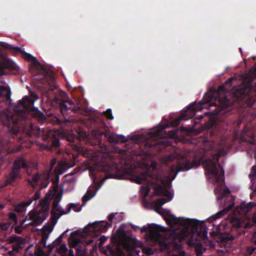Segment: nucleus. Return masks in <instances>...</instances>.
Masks as SVG:
<instances>
[{"label": "nucleus", "instance_id": "f257e3e1", "mask_svg": "<svg viewBox=\"0 0 256 256\" xmlns=\"http://www.w3.org/2000/svg\"><path fill=\"white\" fill-rule=\"evenodd\" d=\"M164 220L171 228L154 223L142 227L132 224V228L134 231L140 230L141 233H145L144 240H208V228L204 222L178 218L172 214Z\"/></svg>", "mask_w": 256, "mask_h": 256}, {"label": "nucleus", "instance_id": "f03ea898", "mask_svg": "<svg viewBox=\"0 0 256 256\" xmlns=\"http://www.w3.org/2000/svg\"><path fill=\"white\" fill-rule=\"evenodd\" d=\"M44 77L42 78H36L38 80V86L40 88L43 96L52 103L54 106L58 107L62 114L64 121L69 122L70 118H66L68 116H72L74 114L80 113L82 109L78 103L74 104L70 100L66 92L61 90L55 84L54 74L42 68Z\"/></svg>", "mask_w": 256, "mask_h": 256}, {"label": "nucleus", "instance_id": "7ed1b4c3", "mask_svg": "<svg viewBox=\"0 0 256 256\" xmlns=\"http://www.w3.org/2000/svg\"><path fill=\"white\" fill-rule=\"evenodd\" d=\"M30 96H26L18 101L14 107V114L8 110L0 112V121L4 126L8 127L9 131L13 134L12 136H16L19 132L18 123L21 121H26L28 115L40 123L44 122L46 120L44 114L34 106L38 96L34 92H30Z\"/></svg>", "mask_w": 256, "mask_h": 256}, {"label": "nucleus", "instance_id": "20e7f679", "mask_svg": "<svg viewBox=\"0 0 256 256\" xmlns=\"http://www.w3.org/2000/svg\"><path fill=\"white\" fill-rule=\"evenodd\" d=\"M232 96L226 95L220 102L221 106L226 108L234 106L236 102H242L248 106H252L256 101V86L253 80H248L233 90Z\"/></svg>", "mask_w": 256, "mask_h": 256}, {"label": "nucleus", "instance_id": "39448f33", "mask_svg": "<svg viewBox=\"0 0 256 256\" xmlns=\"http://www.w3.org/2000/svg\"><path fill=\"white\" fill-rule=\"evenodd\" d=\"M114 215L110 214L108 216L110 222L100 220L89 223L82 230H76L72 232L68 236L67 240H107L108 237L101 235L102 233L107 231L108 228L112 226V220Z\"/></svg>", "mask_w": 256, "mask_h": 256}, {"label": "nucleus", "instance_id": "423d86ee", "mask_svg": "<svg viewBox=\"0 0 256 256\" xmlns=\"http://www.w3.org/2000/svg\"><path fill=\"white\" fill-rule=\"evenodd\" d=\"M66 140L72 150L78 154H81L84 157H88L91 152L90 150L82 146V141L91 146H96L100 142L98 139L92 140L88 138L86 131H80L78 132V136L75 134L69 136L66 138Z\"/></svg>", "mask_w": 256, "mask_h": 256}, {"label": "nucleus", "instance_id": "0eeeda50", "mask_svg": "<svg viewBox=\"0 0 256 256\" xmlns=\"http://www.w3.org/2000/svg\"><path fill=\"white\" fill-rule=\"evenodd\" d=\"M220 155H213L212 159L206 162V174L212 176L216 182L220 186L224 184V170L218 162Z\"/></svg>", "mask_w": 256, "mask_h": 256}, {"label": "nucleus", "instance_id": "6e6552de", "mask_svg": "<svg viewBox=\"0 0 256 256\" xmlns=\"http://www.w3.org/2000/svg\"><path fill=\"white\" fill-rule=\"evenodd\" d=\"M20 70L18 65L8 58L6 52L0 48V76L8 74L16 75L19 73Z\"/></svg>", "mask_w": 256, "mask_h": 256}, {"label": "nucleus", "instance_id": "1a4fd4ad", "mask_svg": "<svg viewBox=\"0 0 256 256\" xmlns=\"http://www.w3.org/2000/svg\"><path fill=\"white\" fill-rule=\"evenodd\" d=\"M28 167V165L24 158H17L14 161L12 170L9 174L8 178L6 180V186L10 184L17 178H20V170L21 168H26Z\"/></svg>", "mask_w": 256, "mask_h": 256}, {"label": "nucleus", "instance_id": "9d476101", "mask_svg": "<svg viewBox=\"0 0 256 256\" xmlns=\"http://www.w3.org/2000/svg\"><path fill=\"white\" fill-rule=\"evenodd\" d=\"M8 52L11 54L12 56H16L18 54L20 53L22 54V58L28 62H30L34 66H40L42 67L40 63L38 61L37 58L32 56L31 54L28 53L18 46H14L11 44V46L8 50Z\"/></svg>", "mask_w": 256, "mask_h": 256}, {"label": "nucleus", "instance_id": "9b49d317", "mask_svg": "<svg viewBox=\"0 0 256 256\" xmlns=\"http://www.w3.org/2000/svg\"><path fill=\"white\" fill-rule=\"evenodd\" d=\"M59 218V214L56 212V210H52L50 220L52 226L48 223L42 228V238L41 240H46L48 238L49 234L52 232L54 226L57 223Z\"/></svg>", "mask_w": 256, "mask_h": 256}, {"label": "nucleus", "instance_id": "f8f14e48", "mask_svg": "<svg viewBox=\"0 0 256 256\" xmlns=\"http://www.w3.org/2000/svg\"><path fill=\"white\" fill-rule=\"evenodd\" d=\"M196 106V104L194 103L188 106L186 110L182 114L181 116L175 118L172 122V125L173 126H178L182 120H187L194 116L198 110Z\"/></svg>", "mask_w": 256, "mask_h": 256}, {"label": "nucleus", "instance_id": "ddd939ff", "mask_svg": "<svg viewBox=\"0 0 256 256\" xmlns=\"http://www.w3.org/2000/svg\"><path fill=\"white\" fill-rule=\"evenodd\" d=\"M117 239L112 238L110 240H138L136 238H132V231L126 230L124 225H120L116 232Z\"/></svg>", "mask_w": 256, "mask_h": 256}, {"label": "nucleus", "instance_id": "4468645a", "mask_svg": "<svg viewBox=\"0 0 256 256\" xmlns=\"http://www.w3.org/2000/svg\"><path fill=\"white\" fill-rule=\"evenodd\" d=\"M176 168L178 172L187 171L192 168L196 164L194 160H190L186 157L182 156L176 161Z\"/></svg>", "mask_w": 256, "mask_h": 256}, {"label": "nucleus", "instance_id": "2eb2a0df", "mask_svg": "<svg viewBox=\"0 0 256 256\" xmlns=\"http://www.w3.org/2000/svg\"><path fill=\"white\" fill-rule=\"evenodd\" d=\"M48 214L40 211L36 212L31 210L28 213L29 219L33 222L30 223V224L38 226L48 216Z\"/></svg>", "mask_w": 256, "mask_h": 256}, {"label": "nucleus", "instance_id": "dca6fc26", "mask_svg": "<svg viewBox=\"0 0 256 256\" xmlns=\"http://www.w3.org/2000/svg\"><path fill=\"white\" fill-rule=\"evenodd\" d=\"M230 223L233 228H242L244 226L249 228L252 226H256V214H254L252 220H250V222L246 224L237 217H232L230 220Z\"/></svg>", "mask_w": 256, "mask_h": 256}, {"label": "nucleus", "instance_id": "f3484780", "mask_svg": "<svg viewBox=\"0 0 256 256\" xmlns=\"http://www.w3.org/2000/svg\"><path fill=\"white\" fill-rule=\"evenodd\" d=\"M157 244L160 247V250H166L168 252H170L171 248L172 250H180L182 244H177L176 241H172L171 242L167 244L166 241H156Z\"/></svg>", "mask_w": 256, "mask_h": 256}, {"label": "nucleus", "instance_id": "a211bd4d", "mask_svg": "<svg viewBox=\"0 0 256 256\" xmlns=\"http://www.w3.org/2000/svg\"><path fill=\"white\" fill-rule=\"evenodd\" d=\"M99 134L100 136H102V135L104 134L110 143L124 142L128 140L127 138L123 135L109 134L104 133V132H101Z\"/></svg>", "mask_w": 256, "mask_h": 256}, {"label": "nucleus", "instance_id": "6ab92c4d", "mask_svg": "<svg viewBox=\"0 0 256 256\" xmlns=\"http://www.w3.org/2000/svg\"><path fill=\"white\" fill-rule=\"evenodd\" d=\"M154 190L156 196H164L168 198V201L172 200V196L170 192L164 186L157 184L154 186Z\"/></svg>", "mask_w": 256, "mask_h": 256}, {"label": "nucleus", "instance_id": "aec40b11", "mask_svg": "<svg viewBox=\"0 0 256 256\" xmlns=\"http://www.w3.org/2000/svg\"><path fill=\"white\" fill-rule=\"evenodd\" d=\"M11 90L10 88L0 86V98L4 101L7 104H10L11 102Z\"/></svg>", "mask_w": 256, "mask_h": 256}, {"label": "nucleus", "instance_id": "412c9836", "mask_svg": "<svg viewBox=\"0 0 256 256\" xmlns=\"http://www.w3.org/2000/svg\"><path fill=\"white\" fill-rule=\"evenodd\" d=\"M149 178L153 180L156 178V176L151 174L149 172H145L136 176L134 182L138 184H141L144 182H149V180H148V178Z\"/></svg>", "mask_w": 256, "mask_h": 256}, {"label": "nucleus", "instance_id": "4be33fe9", "mask_svg": "<svg viewBox=\"0 0 256 256\" xmlns=\"http://www.w3.org/2000/svg\"><path fill=\"white\" fill-rule=\"evenodd\" d=\"M230 202V204L228 206H226V207L221 211L218 212L215 216H214L212 218L215 220L221 218L222 216L226 214L229 210H230L234 204V199L230 197L228 200Z\"/></svg>", "mask_w": 256, "mask_h": 256}, {"label": "nucleus", "instance_id": "5701e85b", "mask_svg": "<svg viewBox=\"0 0 256 256\" xmlns=\"http://www.w3.org/2000/svg\"><path fill=\"white\" fill-rule=\"evenodd\" d=\"M32 204V201H22L19 202L14 207V210L22 214H24L26 208Z\"/></svg>", "mask_w": 256, "mask_h": 256}, {"label": "nucleus", "instance_id": "b1692460", "mask_svg": "<svg viewBox=\"0 0 256 256\" xmlns=\"http://www.w3.org/2000/svg\"><path fill=\"white\" fill-rule=\"evenodd\" d=\"M195 241H187V244L190 246H194L195 250L196 253L198 256H201L206 248L202 247L201 244H196L194 242Z\"/></svg>", "mask_w": 256, "mask_h": 256}, {"label": "nucleus", "instance_id": "393cba45", "mask_svg": "<svg viewBox=\"0 0 256 256\" xmlns=\"http://www.w3.org/2000/svg\"><path fill=\"white\" fill-rule=\"evenodd\" d=\"M62 196V192H60L58 194L52 204V210H56V211H59L60 208H58V204L60 201Z\"/></svg>", "mask_w": 256, "mask_h": 256}, {"label": "nucleus", "instance_id": "a878e982", "mask_svg": "<svg viewBox=\"0 0 256 256\" xmlns=\"http://www.w3.org/2000/svg\"><path fill=\"white\" fill-rule=\"evenodd\" d=\"M95 195V192L93 193L92 191L90 190H87L86 194L82 198V204L84 206L86 203L88 201L90 198H93Z\"/></svg>", "mask_w": 256, "mask_h": 256}, {"label": "nucleus", "instance_id": "bb28decb", "mask_svg": "<svg viewBox=\"0 0 256 256\" xmlns=\"http://www.w3.org/2000/svg\"><path fill=\"white\" fill-rule=\"evenodd\" d=\"M248 132V128L245 127L244 129L243 130V136L242 137V139L244 142H248L249 143L252 144H256V140L254 138V134H250V140H247L246 138H244V136L247 135Z\"/></svg>", "mask_w": 256, "mask_h": 256}, {"label": "nucleus", "instance_id": "cd10ccee", "mask_svg": "<svg viewBox=\"0 0 256 256\" xmlns=\"http://www.w3.org/2000/svg\"><path fill=\"white\" fill-rule=\"evenodd\" d=\"M40 204L42 208V211L48 214L50 206L48 199L44 198L40 200Z\"/></svg>", "mask_w": 256, "mask_h": 256}, {"label": "nucleus", "instance_id": "c85d7f7f", "mask_svg": "<svg viewBox=\"0 0 256 256\" xmlns=\"http://www.w3.org/2000/svg\"><path fill=\"white\" fill-rule=\"evenodd\" d=\"M210 235L212 237H214L216 236H218L220 238V240H234V238H224L222 236V233L219 230H218L216 231H212L210 232Z\"/></svg>", "mask_w": 256, "mask_h": 256}, {"label": "nucleus", "instance_id": "c756f323", "mask_svg": "<svg viewBox=\"0 0 256 256\" xmlns=\"http://www.w3.org/2000/svg\"><path fill=\"white\" fill-rule=\"evenodd\" d=\"M40 175L38 172H37L34 174H33L32 176V180H28V182L29 184L32 186H34L36 184L38 180H40Z\"/></svg>", "mask_w": 256, "mask_h": 256}, {"label": "nucleus", "instance_id": "7c9ffc66", "mask_svg": "<svg viewBox=\"0 0 256 256\" xmlns=\"http://www.w3.org/2000/svg\"><path fill=\"white\" fill-rule=\"evenodd\" d=\"M124 248L127 249L130 252H133L134 250L135 246L133 245L132 242L134 241H121Z\"/></svg>", "mask_w": 256, "mask_h": 256}, {"label": "nucleus", "instance_id": "2f4dec72", "mask_svg": "<svg viewBox=\"0 0 256 256\" xmlns=\"http://www.w3.org/2000/svg\"><path fill=\"white\" fill-rule=\"evenodd\" d=\"M79 206V204H70L68 208V212H70L72 209L76 212H80L82 210V208L83 206L82 205L78 207Z\"/></svg>", "mask_w": 256, "mask_h": 256}, {"label": "nucleus", "instance_id": "473e14b6", "mask_svg": "<svg viewBox=\"0 0 256 256\" xmlns=\"http://www.w3.org/2000/svg\"><path fill=\"white\" fill-rule=\"evenodd\" d=\"M230 194V190L226 187L223 190L220 191L219 194H218V198L220 200L224 198L227 195Z\"/></svg>", "mask_w": 256, "mask_h": 256}, {"label": "nucleus", "instance_id": "72a5a7b5", "mask_svg": "<svg viewBox=\"0 0 256 256\" xmlns=\"http://www.w3.org/2000/svg\"><path fill=\"white\" fill-rule=\"evenodd\" d=\"M174 159H176L175 156L173 154H170L164 158L163 162L166 164H168L173 161Z\"/></svg>", "mask_w": 256, "mask_h": 256}, {"label": "nucleus", "instance_id": "f704fd0d", "mask_svg": "<svg viewBox=\"0 0 256 256\" xmlns=\"http://www.w3.org/2000/svg\"><path fill=\"white\" fill-rule=\"evenodd\" d=\"M51 142L53 147L58 148L60 145L59 138L56 136H54L51 138Z\"/></svg>", "mask_w": 256, "mask_h": 256}, {"label": "nucleus", "instance_id": "c9c22d12", "mask_svg": "<svg viewBox=\"0 0 256 256\" xmlns=\"http://www.w3.org/2000/svg\"><path fill=\"white\" fill-rule=\"evenodd\" d=\"M142 192L144 196H146L150 191V188L148 186H142L140 187Z\"/></svg>", "mask_w": 256, "mask_h": 256}, {"label": "nucleus", "instance_id": "e433bc0d", "mask_svg": "<svg viewBox=\"0 0 256 256\" xmlns=\"http://www.w3.org/2000/svg\"><path fill=\"white\" fill-rule=\"evenodd\" d=\"M40 197V192L39 191H36L34 196L30 198H29L27 200L28 201H32V203L34 200H38Z\"/></svg>", "mask_w": 256, "mask_h": 256}, {"label": "nucleus", "instance_id": "4c0bfd02", "mask_svg": "<svg viewBox=\"0 0 256 256\" xmlns=\"http://www.w3.org/2000/svg\"><path fill=\"white\" fill-rule=\"evenodd\" d=\"M168 201L164 198H162L158 199L156 201V204L158 206H161Z\"/></svg>", "mask_w": 256, "mask_h": 256}, {"label": "nucleus", "instance_id": "58836bf2", "mask_svg": "<svg viewBox=\"0 0 256 256\" xmlns=\"http://www.w3.org/2000/svg\"><path fill=\"white\" fill-rule=\"evenodd\" d=\"M11 46L10 44H8L4 42H0V46L2 47L4 50L8 52V50Z\"/></svg>", "mask_w": 256, "mask_h": 256}, {"label": "nucleus", "instance_id": "ea45409f", "mask_svg": "<svg viewBox=\"0 0 256 256\" xmlns=\"http://www.w3.org/2000/svg\"><path fill=\"white\" fill-rule=\"evenodd\" d=\"M26 130V134L30 136H32L35 134L34 129L32 124H30L28 129Z\"/></svg>", "mask_w": 256, "mask_h": 256}, {"label": "nucleus", "instance_id": "a19ab883", "mask_svg": "<svg viewBox=\"0 0 256 256\" xmlns=\"http://www.w3.org/2000/svg\"><path fill=\"white\" fill-rule=\"evenodd\" d=\"M67 250V248L66 245L64 244H61L60 247L58 249V252L59 254H64L66 252Z\"/></svg>", "mask_w": 256, "mask_h": 256}, {"label": "nucleus", "instance_id": "79ce46f5", "mask_svg": "<svg viewBox=\"0 0 256 256\" xmlns=\"http://www.w3.org/2000/svg\"><path fill=\"white\" fill-rule=\"evenodd\" d=\"M104 114L108 119L112 120L114 118V117L112 114V110L110 108L108 109L105 112Z\"/></svg>", "mask_w": 256, "mask_h": 256}, {"label": "nucleus", "instance_id": "37998d69", "mask_svg": "<svg viewBox=\"0 0 256 256\" xmlns=\"http://www.w3.org/2000/svg\"><path fill=\"white\" fill-rule=\"evenodd\" d=\"M249 176L252 179L256 176V166H254L252 167Z\"/></svg>", "mask_w": 256, "mask_h": 256}, {"label": "nucleus", "instance_id": "c03bdc74", "mask_svg": "<svg viewBox=\"0 0 256 256\" xmlns=\"http://www.w3.org/2000/svg\"><path fill=\"white\" fill-rule=\"evenodd\" d=\"M142 252L147 255H152L154 254V250L149 248H143Z\"/></svg>", "mask_w": 256, "mask_h": 256}, {"label": "nucleus", "instance_id": "a18cd8bd", "mask_svg": "<svg viewBox=\"0 0 256 256\" xmlns=\"http://www.w3.org/2000/svg\"><path fill=\"white\" fill-rule=\"evenodd\" d=\"M68 232V230H66L62 232L58 238L55 240H62L63 238H66L68 236L67 232Z\"/></svg>", "mask_w": 256, "mask_h": 256}, {"label": "nucleus", "instance_id": "49530a36", "mask_svg": "<svg viewBox=\"0 0 256 256\" xmlns=\"http://www.w3.org/2000/svg\"><path fill=\"white\" fill-rule=\"evenodd\" d=\"M10 226V224L9 223H0V228L2 230H8Z\"/></svg>", "mask_w": 256, "mask_h": 256}, {"label": "nucleus", "instance_id": "de8ad7c7", "mask_svg": "<svg viewBox=\"0 0 256 256\" xmlns=\"http://www.w3.org/2000/svg\"><path fill=\"white\" fill-rule=\"evenodd\" d=\"M256 206V204L253 202H250L246 204V208L247 210H250L251 208Z\"/></svg>", "mask_w": 256, "mask_h": 256}, {"label": "nucleus", "instance_id": "09e8293b", "mask_svg": "<svg viewBox=\"0 0 256 256\" xmlns=\"http://www.w3.org/2000/svg\"><path fill=\"white\" fill-rule=\"evenodd\" d=\"M90 124H92V126H93L94 128H97L98 124V120L95 118H92L90 120Z\"/></svg>", "mask_w": 256, "mask_h": 256}, {"label": "nucleus", "instance_id": "8fccbe9b", "mask_svg": "<svg viewBox=\"0 0 256 256\" xmlns=\"http://www.w3.org/2000/svg\"><path fill=\"white\" fill-rule=\"evenodd\" d=\"M80 241H68L69 245L71 247H75L80 243Z\"/></svg>", "mask_w": 256, "mask_h": 256}, {"label": "nucleus", "instance_id": "3c124183", "mask_svg": "<svg viewBox=\"0 0 256 256\" xmlns=\"http://www.w3.org/2000/svg\"><path fill=\"white\" fill-rule=\"evenodd\" d=\"M256 250L255 247L250 246V247H248V248L246 249V252H247L248 254H251L254 252V250Z\"/></svg>", "mask_w": 256, "mask_h": 256}, {"label": "nucleus", "instance_id": "603ef678", "mask_svg": "<svg viewBox=\"0 0 256 256\" xmlns=\"http://www.w3.org/2000/svg\"><path fill=\"white\" fill-rule=\"evenodd\" d=\"M60 177L58 174H56L54 180L52 181L54 184L58 186L59 182Z\"/></svg>", "mask_w": 256, "mask_h": 256}, {"label": "nucleus", "instance_id": "864d4df0", "mask_svg": "<svg viewBox=\"0 0 256 256\" xmlns=\"http://www.w3.org/2000/svg\"><path fill=\"white\" fill-rule=\"evenodd\" d=\"M58 212H59V216H60V218L62 216V215H64V214H68L70 212H68V210H67V211L65 212L63 210H62L60 208V210L59 211H57Z\"/></svg>", "mask_w": 256, "mask_h": 256}, {"label": "nucleus", "instance_id": "5fc2aeb1", "mask_svg": "<svg viewBox=\"0 0 256 256\" xmlns=\"http://www.w3.org/2000/svg\"><path fill=\"white\" fill-rule=\"evenodd\" d=\"M10 218L15 220L17 219L16 215L14 212H10L9 214Z\"/></svg>", "mask_w": 256, "mask_h": 256}, {"label": "nucleus", "instance_id": "6e6d98bb", "mask_svg": "<svg viewBox=\"0 0 256 256\" xmlns=\"http://www.w3.org/2000/svg\"><path fill=\"white\" fill-rule=\"evenodd\" d=\"M36 256H44V252L41 250H38V252H36Z\"/></svg>", "mask_w": 256, "mask_h": 256}, {"label": "nucleus", "instance_id": "4d7b16f0", "mask_svg": "<svg viewBox=\"0 0 256 256\" xmlns=\"http://www.w3.org/2000/svg\"><path fill=\"white\" fill-rule=\"evenodd\" d=\"M212 97H210L208 98V100H206V101L204 100H201L200 101V104L203 105L205 103H208V102H210L211 101V100H212Z\"/></svg>", "mask_w": 256, "mask_h": 256}, {"label": "nucleus", "instance_id": "13d9d810", "mask_svg": "<svg viewBox=\"0 0 256 256\" xmlns=\"http://www.w3.org/2000/svg\"><path fill=\"white\" fill-rule=\"evenodd\" d=\"M218 243V244L222 246H226V243H227V241H223V240H222V241H217Z\"/></svg>", "mask_w": 256, "mask_h": 256}, {"label": "nucleus", "instance_id": "bf43d9fd", "mask_svg": "<svg viewBox=\"0 0 256 256\" xmlns=\"http://www.w3.org/2000/svg\"><path fill=\"white\" fill-rule=\"evenodd\" d=\"M4 144L2 142H0V154H1L2 150H4Z\"/></svg>", "mask_w": 256, "mask_h": 256}, {"label": "nucleus", "instance_id": "052dcab7", "mask_svg": "<svg viewBox=\"0 0 256 256\" xmlns=\"http://www.w3.org/2000/svg\"><path fill=\"white\" fill-rule=\"evenodd\" d=\"M210 124V128H214L216 126V122L214 121H212Z\"/></svg>", "mask_w": 256, "mask_h": 256}, {"label": "nucleus", "instance_id": "680f3d73", "mask_svg": "<svg viewBox=\"0 0 256 256\" xmlns=\"http://www.w3.org/2000/svg\"><path fill=\"white\" fill-rule=\"evenodd\" d=\"M8 240H26V239L21 238H19V237H16L15 238H12L10 239H9Z\"/></svg>", "mask_w": 256, "mask_h": 256}, {"label": "nucleus", "instance_id": "e2e57ef3", "mask_svg": "<svg viewBox=\"0 0 256 256\" xmlns=\"http://www.w3.org/2000/svg\"><path fill=\"white\" fill-rule=\"evenodd\" d=\"M184 252L182 250H180L178 255V256H184Z\"/></svg>", "mask_w": 256, "mask_h": 256}, {"label": "nucleus", "instance_id": "0e129e2a", "mask_svg": "<svg viewBox=\"0 0 256 256\" xmlns=\"http://www.w3.org/2000/svg\"><path fill=\"white\" fill-rule=\"evenodd\" d=\"M233 80H234V78H232H232H229L226 80V83H228V82L231 83V82H232Z\"/></svg>", "mask_w": 256, "mask_h": 256}, {"label": "nucleus", "instance_id": "69168bd1", "mask_svg": "<svg viewBox=\"0 0 256 256\" xmlns=\"http://www.w3.org/2000/svg\"><path fill=\"white\" fill-rule=\"evenodd\" d=\"M69 253L70 255H72V256H74V252H73L72 250H70Z\"/></svg>", "mask_w": 256, "mask_h": 256}, {"label": "nucleus", "instance_id": "338daca9", "mask_svg": "<svg viewBox=\"0 0 256 256\" xmlns=\"http://www.w3.org/2000/svg\"><path fill=\"white\" fill-rule=\"evenodd\" d=\"M56 163V160H52V162H51V164L52 166H53Z\"/></svg>", "mask_w": 256, "mask_h": 256}, {"label": "nucleus", "instance_id": "774afa93", "mask_svg": "<svg viewBox=\"0 0 256 256\" xmlns=\"http://www.w3.org/2000/svg\"><path fill=\"white\" fill-rule=\"evenodd\" d=\"M48 184H44V186L42 184V185H41V187H42V188H45V187H46V186H48Z\"/></svg>", "mask_w": 256, "mask_h": 256}]
</instances>
